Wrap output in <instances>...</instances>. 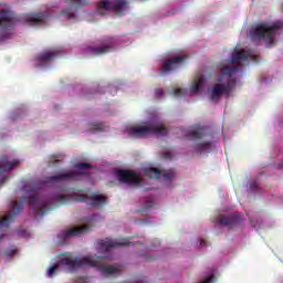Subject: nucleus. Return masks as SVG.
Instances as JSON below:
<instances>
[{"label":"nucleus","mask_w":283,"mask_h":283,"mask_svg":"<svg viewBox=\"0 0 283 283\" xmlns=\"http://www.w3.org/2000/svg\"><path fill=\"white\" fill-rule=\"evenodd\" d=\"M77 170L61 172L55 176L46 177L45 181H34L32 185L24 186L23 191L27 193L23 198L28 200L29 207L36 216H45L52 208L48 206V201L39 198L41 189H44L45 182H62L67 180H78L81 176H87L85 169H92V165L87 163H77L74 165Z\"/></svg>","instance_id":"nucleus-1"},{"label":"nucleus","mask_w":283,"mask_h":283,"mask_svg":"<svg viewBox=\"0 0 283 283\" xmlns=\"http://www.w3.org/2000/svg\"><path fill=\"white\" fill-rule=\"evenodd\" d=\"M104 258L98 255H91V256H83V258H75L72 259L70 256H62L57 264H61L62 266H69L70 273H74L77 269H81V266H97L99 268V271H102V274L104 277H109L112 275H120V271H123V266L118 264L113 265H101V262H103Z\"/></svg>","instance_id":"nucleus-2"},{"label":"nucleus","mask_w":283,"mask_h":283,"mask_svg":"<svg viewBox=\"0 0 283 283\" xmlns=\"http://www.w3.org/2000/svg\"><path fill=\"white\" fill-rule=\"evenodd\" d=\"M282 30V22L276 21L272 24L268 22H261L251 29L250 36L252 41H265L268 48L275 44V34H280Z\"/></svg>","instance_id":"nucleus-3"},{"label":"nucleus","mask_w":283,"mask_h":283,"mask_svg":"<svg viewBox=\"0 0 283 283\" xmlns=\"http://www.w3.org/2000/svg\"><path fill=\"white\" fill-rule=\"evenodd\" d=\"M54 202L60 205H67L70 201L74 202H86L90 207H95V209H102L104 205H107V197L104 195L93 193L92 197L85 193H73V195H55L53 196Z\"/></svg>","instance_id":"nucleus-4"},{"label":"nucleus","mask_w":283,"mask_h":283,"mask_svg":"<svg viewBox=\"0 0 283 283\" xmlns=\"http://www.w3.org/2000/svg\"><path fill=\"white\" fill-rule=\"evenodd\" d=\"M132 138H145V136H167L169 130L158 122H150L144 125H135L127 128Z\"/></svg>","instance_id":"nucleus-5"},{"label":"nucleus","mask_w":283,"mask_h":283,"mask_svg":"<svg viewBox=\"0 0 283 283\" xmlns=\"http://www.w3.org/2000/svg\"><path fill=\"white\" fill-rule=\"evenodd\" d=\"M14 25V14L8 10H0V41L12 38V27Z\"/></svg>","instance_id":"nucleus-6"},{"label":"nucleus","mask_w":283,"mask_h":283,"mask_svg":"<svg viewBox=\"0 0 283 283\" xmlns=\"http://www.w3.org/2000/svg\"><path fill=\"white\" fill-rule=\"evenodd\" d=\"M11 209L12 212H9L4 218L0 219V241L3 240L6 235V229L10 227V222H12V220H14L17 216L23 211V202L19 203L18 201H13L11 203Z\"/></svg>","instance_id":"nucleus-7"},{"label":"nucleus","mask_w":283,"mask_h":283,"mask_svg":"<svg viewBox=\"0 0 283 283\" xmlns=\"http://www.w3.org/2000/svg\"><path fill=\"white\" fill-rule=\"evenodd\" d=\"M125 8H127V1L125 0H102L97 3V12L101 17H105V12H123Z\"/></svg>","instance_id":"nucleus-8"},{"label":"nucleus","mask_w":283,"mask_h":283,"mask_svg":"<svg viewBox=\"0 0 283 283\" xmlns=\"http://www.w3.org/2000/svg\"><path fill=\"white\" fill-rule=\"evenodd\" d=\"M185 61H187V56L185 55L174 56L171 59L165 60L161 65L160 76H165V74H171V72H176V70L182 67Z\"/></svg>","instance_id":"nucleus-9"},{"label":"nucleus","mask_w":283,"mask_h":283,"mask_svg":"<svg viewBox=\"0 0 283 283\" xmlns=\"http://www.w3.org/2000/svg\"><path fill=\"white\" fill-rule=\"evenodd\" d=\"M116 176L119 182L135 185L136 187H140V185H143L140 175L136 174L134 170H117Z\"/></svg>","instance_id":"nucleus-10"},{"label":"nucleus","mask_w":283,"mask_h":283,"mask_svg":"<svg viewBox=\"0 0 283 283\" xmlns=\"http://www.w3.org/2000/svg\"><path fill=\"white\" fill-rule=\"evenodd\" d=\"M233 85H235V80H231L227 84H216L212 87L210 101L218 103V101L222 98L223 94L229 96V94H231V90H233Z\"/></svg>","instance_id":"nucleus-11"},{"label":"nucleus","mask_w":283,"mask_h":283,"mask_svg":"<svg viewBox=\"0 0 283 283\" xmlns=\"http://www.w3.org/2000/svg\"><path fill=\"white\" fill-rule=\"evenodd\" d=\"M145 176H147L148 178H155L156 180H160V178L167 180V181H171L174 180L176 172H174V169H169V170H160L158 168H146L144 170Z\"/></svg>","instance_id":"nucleus-12"},{"label":"nucleus","mask_w":283,"mask_h":283,"mask_svg":"<svg viewBox=\"0 0 283 283\" xmlns=\"http://www.w3.org/2000/svg\"><path fill=\"white\" fill-rule=\"evenodd\" d=\"M217 220L222 227L234 229V227H240V224H242V214L235 212L229 216H219Z\"/></svg>","instance_id":"nucleus-13"},{"label":"nucleus","mask_w":283,"mask_h":283,"mask_svg":"<svg viewBox=\"0 0 283 283\" xmlns=\"http://www.w3.org/2000/svg\"><path fill=\"white\" fill-rule=\"evenodd\" d=\"M132 242H129V239H117V240H112V239H106V240H101L98 242V248L101 251H112V249H115V247H129Z\"/></svg>","instance_id":"nucleus-14"},{"label":"nucleus","mask_w":283,"mask_h":283,"mask_svg":"<svg viewBox=\"0 0 283 283\" xmlns=\"http://www.w3.org/2000/svg\"><path fill=\"white\" fill-rule=\"evenodd\" d=\"M8 155H3L0 158V178L1 182H6V180H8V177L3 176L7 171H12L14 169V167H17V165H19V160L18 159H13L12 161L8 160Z\"/></svg>","instance_id":"nucleus-15"},{"label":"nucleus","mask_w":283,"mask_h":283,"mask_svg":"<svg viewBox=\"0 0 283 283\" xmlns=\"http://www.w3.org/2000/svg\"><path fill=\"white\" fill-rule=\"evenodd\" d=\"M90 231V226L85 224L82 227H75L69 230H64L59 234V238L63 240H67V238H76V235H83V233H87Z\"/></svg>","instance_id":"nucleus-16"},{"label":"nucleus","mask_w":283,"mask_h":283,"mask_svg":"<svg viewBox=\"0 0 283 283\" xmlns=\"http://www.w3.org/2000/svg\"><path fill=\"white\" fill-rule=\"evenodd\" d=\"M25 19L31 25H41L42 23H45V13H29Z\"/></svg>","instance_id":"nucleus-17"},{"label":"nucleus","mask_w":283,"mask_h":283,"mask_svg":"<svg viewBox=\"0 0 283 283\" xmlns=\"http://www.w3.org/2000/svg\"><path fill=\"white\" fill-rule=\"evenodd\" d=\"M213 148V143L212 142H203L196 144L193 149L197 154H209L211 149Z\"/></svg>","instance_id":"nucleus-18"},{"label":"nucleus","mask_w":283,"mask_h":283,"mask_svg":"<svg viewBox=\"0 0 283 283\" xmlns=\"http://www.w3.org/2000/svg\"><path fill=\"white\" fill-rule=\"evenodd\" d=\"M231 61L234 64L240 63V61H249V54L244 50L237 51L231 55Z\"/></svg>","instance_id":"nucleus-19"},{"label":"nucleus","mask_w":283,"mask_h":283,"mask_svg":"<svg viewBox=\"0 0 283 283\" xmlns=\"http://www.w3.org/2000/svg\"><path fill=\"white\" fill-rule=\"evenodd\" d=\"M54 59H56L55 51H44L38 56V61H40V63H49V61H54Z\"/></svg>","instance_id":"nucleus-20"},{"label":"nucleus","mask_w":283,"mask_h":283,"mask_svg":"<svg viewBox=\"0 0 283 283\" xmlns=\"http://www.w3.org/2000/svg\"><path fill=\"white\" fill-rule=\"evenodd\" d=\"M88 50L91 51V54H94V56H101V54H107V52H111L112 45L88 48Z\"/></svg>","instance_id":"nucleus-21"},{"label":"nucleus","mask_w":283,"mask_h":283,"mask_svg":"<svg viewBox=\"0 0 283 283\" xmlns=\"http://www.w3.org/2000/svg\"><path fill=\"white\" fill-rule=\"evenodd\" d=\"M203 84H205V76L200 75L199 77H197V80H195V82L190 88V92L192 94L200 92V87H202Z\"/></svg>","instance_id":"nucleus-22"},{"label":"nucleus","mask_w":283,"mask_h":283,"mask_svg":"<svg viewBox=\"0 0 283 283\" xmlns=\"http://www.w3.org/2000/svg\"><path fill=\"white\" fill-rule=\"evenodd\" d=\"M189 138H193L195 140H198L200 138H205V130L202 128H197L193 130H190L188 133Z\"/></svg>","instance_id":"nucleus-23"},{"label":"nucleus","mask_w":283,"mask_h":283,"mask_svg":"<svg viewBox=\"0 0 283 283\" xmlns=\"http://www.w3.org/2000/svg\"><path fill=\"white\" fill-rule=\"evenodd\" d=\"M235 72H238V66H224L223 69H221V73L230 77H232Z\"/></svg>","instance_id":"nucleus-24"},{"label":"nucleus","mask_w":283,"mask_h":283,"mask_svg":"<svg viewBox=\"0 0 283 283\" xmlns=\"http://www.w3.org/2000/svg\"><path fill=\"white\" fill-rule=\"evenodd\" d=\"M105 129V124L103 123H92L90 124L88 132H103Z\"/></svg>","instance_id":"nucleus-25"},{"label":"nucleus","mask_w":283,"mask_h":283,"mask_svg":"<svg viewBox=\"0 0 283 283\" xmlns=\"http://www.w3.org/2000/svg\"><path fill=\"white\" fill-rule=\"evenodd\" d=\"M56 271H59L57 264H54L51 268H49L48 273H46L48 277H54V275H56Z\"/></svg>","instance_id":"nucleus-26"},{"label":"nucleus","mask_w":283,"mask_h":283,"mask_svg":"<svg viewBox=\"0 0 283 283\" xmlns=\"http://www.w3.org/2000/svg\"><path fill=\"white\" fill-rule=\"evenodd\" d=\"M63 155L56 154L51 156L50 165H56V163H61Z\"/></svg>","instance_id":"nucleus-27"},{"label":"nucleus","mask_w":283,"mask_h":283,"mask_svg":"<svg viewBox=\"0 0 283 283\" xmlns=\"http://www.w3.org/2000/svg\"><path fill=\"white\" fill-rule=\"evenodd\" d=\"M62 14H64V17H66V19H74V17H76L74 14V11H72V9L63 10Z\"/></svg>","instance_id":"nucleus-28"},{"label":"nucleus","mask_w":283,"mask_h":283,"mask_svg":"<svg viewBox=\"0 0 283 283\" xmlns=\"http://www.w3.org/2000/svg\"><path fill=\"white\" fill-rule=\"evenodd\" d=\"M66 1H73L77 8H81L83 6H87L88 1L87 0H66Z\"/></svg>","instance_id":"nucleus-29"},{"label":"nucleus","mask_w":283,"mask_h":283,"mask_svg":"<svg viewBox=\"0 0 283 283\" xmlns=\"http://www.w3.org/2000/svg\"><path fill=\"white\" fill-rule=\"evenodd\" d=\"M4 254L7 255V258H12V255H15V254H17V249H12V248L7 249V250L4 251Z\"/></svg>","instance_id":"nucleus-30"},{"label":"nucleus","mask_w":283,"mask_h":283,"mask_svg":"<svg viewBox=\"0 0 283 283\" xmlns=\"http://www.w3.org/2000/svg\"><path fill=\"white\" fill-rule=\"evenodd\" d=\"M174 94H175L176 96H185V90H182V88H176L175 92H174Z\"/></svg>","instance_id":"nucleus-31"},{"label":"nucleus","mask_w":283,"mask_h":283,"mask_svg":"<svg viewBox=\"0 0 283 283\" xmlns=\"http://www.w3.org/2000/svg\"><path fill=\"white\" fill-rule=\"evenodd\" d=\"M155 94H156V96H157L158 98H160V96L164 95L163 90H160V88L155 90Z\"/></svg>","instance_id":"nucleus-32"},{"label":"nucleus","mask_w":283,"mask_h":283,"mask_svg":"<svg viewBox=\"0 0 283 283\" xmlns=\"http://www.w3.org/2000/svg\"><path fill=\"white\" fill-rule=\"evenodd\" d=\"M250 189H252V191H255V189H258V181H252V184L250 185Z\"/></svg>","instance_id":"nucleus-33"},{"label":"nucleus","mask_w":283,"mask_h":283,"mask_svg":"<svg viewBox=\"0 0 283 283\" xmlns=\"http://www.w3.org/2000/svg\"><path fill=\"white\" fill-rule=\"evenodd\" d=\"M211 282H213V275H210V276L206 277V279L202 281V283H211Z\"/></svg>","instance_id":"nucleus-34"},{"label":"nucleus","mask_w":283,"mask_h":283,"mask_svg":"<svg viewBox=\"0 0 283 283\" xmlns=\"http://www.w3.org/2000/svg\"><path fill=\"white\" fill-rule=\"evenodd\" d=\"M151 207H154V202L148 201V202L146 203V209H151Z\"/></svg>","instance_id":"nucleus-35"},{"label":"nucleus","mask_w":283,"mask_h":283,"mask_svg":"<svg viewBox=\"0 0 283 283\" xmlns=\"http://www.w3.org/2000/svg\"><path fill=\"white\" fill-rule=\"evenodd\" d=\"M200 242V247H207V241H205L203 239H199Z\"/></svg>","instance_id":"nucleus-36"}]
</instances>
